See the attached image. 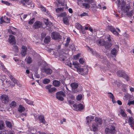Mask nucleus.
Returning <instances> with one entry per match:
<instances>
[{"label": "nucleus", "mask_w": 134, "mask_h": 134, "mask_svg": "<svg viewBox=\"0 0 134 134\" xmlns=\"http://www.w3.org/2000/svg\"><path fill=\"white\" fill-rule=\"evenodd\" d=\"M117 4L118 8L120 7L121 10V15L122 17L128 15L129 17H131L132 16L133 12L131 11L128 12L130 8L129 6H126V3L124 1L121 2L120 0H117ZM120 9V8H119Z\"/></svg>", "instance_id": "nucleus-1"}, {"label": "nucleus", "mask_w": 134, "mask_h": 134, "mask_svg": "<svg viewBox=\"0 0 134 134\" xmlns=\"http://www.w3.org/2000/svg\"><path fill=\"white\" fill-rule=\"evenodd\" d=\"M92 54L96 56L97 57H100V58H103V59L104 60V63L108 67V68H109L110 67H113V68H111L112 69L111 70L112 71L113 70H114V71H115V70H116V68H115V66L114 65H113L112 64H111L109 62L108 60L105 57H104L103 56H100L98 53H97L95 51H93L92 52Z\"/></svg>", "instance_id": "nucleus-2"}, {"label": "nucleus", "mask_w": 134, "mask_h": 134, "mask_svg": "<svg viewBox=\"0 0 134 134\" xmlns=\"http://www.w3.org/2000/svg\"><path fill=\"white\" fill-rule=\"evenodd\" d=\"M84 1L85 2L82 4V8L89 9L91 7V4L92 5L93 7H97L94 0H84Z\"/></svg>", "instance_id": "nucleus-3"}, {"label": "nucleus", "mask_w": 134, "mask_h": 134, "mask_svg": "<svg viewBox=\"0 0 134 134\" xmlns=\"http://www.w3.org/2000/svg\"><path fill=\"white\" fill-rule=\"evenodd\" d=\"M116 131L115 127L112 125L106 128L105 129V132L107 134H114L116 132Z\"/></svg>", "instance_id": "nucleus-4"}, {"label": "nucleus", "mask_w": 134, "mask_h": 134, "mask_svg": "<svg viewBox=\"0 0 134 134\" xmlns=\"http://www.w3.org/2000/svg\"><path fill=\"white\" fill-rule=\"evenodd\" d=\"M77 69V71L82 75H86L88 73V69L87 68H82L75 67Z\"/></svg>", "instance_id": "nucleus-5"}, {"label": "nucleus", "mask_w": 134, "mask_h": 134, "mask_svg": "<svg viewBox=\"0 0 134 134\" xmlns=\"http://www.w3.org/2000/svg\"><path fill=\"white\" fill-rule=\"evenodd\" d=\"M116 73L118 76L123 77L126 79L127 81H129V77L125 73L124 71L119 70L117 71Z\"/></svg>", "instance_id": "nucleus-6"}, {"label": "nucleus", "mask_w": 134, "mask_h": 134, "mask_svg": "<svg viewBox=\"0 0 134 134\" xmlns=\"http://www.w3.org/2000/svg\"><path fill=\"white\" fill-rule=\"evenodd\" d=\"M65 95V93L63 92L59 91L56 93V98L59 100L63 101L64 100L63 96H64Z\"/></svg>", "instance_id": "nucleus-7"}, {"label": "nucleus", "mask_w": 134, "mask_h": 134, "mask_svg": "<svg viewBox=\"0 0 134 134\" xmlns=\"http://www.w3.org/2000/svg\"><path fill=\"white\" fill-rule=\"evenodd\" d=\"M70 86L72 88V92L74 93H76L79 91L77 89L78 86L77 83L74 82L71 83Z\"/></svg>", "instance_id": "nucleus-8"}, {"label": "nucleus", "mask_w": 134, "mask_h": 134, "mask_svg": "<svg viewBox=\"0 0 134 134\" xmlns=\"http://www.w3.org/2000/svg\"><path fill=\"white\" fill-rule=\"evenodd\" d=\"M51 37L54 40L59 39L61 38L62 36L58 33L53 32L51 34Z\"/></svg>", "instance_id": "nucleus-9"}, {"label": "nucleus", "mask_w": 134, "mask_h": 134, "mask_svg": "<svg viewBox=\"0 0 134 134\" xmlns=\"http://www.w3.org/2000/svg\"><path fill=\"white\" fill-rule=\"evenodd\" d=\"M108 29L114 35L119 36V34L116 31L114 27L111 25L108 26Z\"/></svg>", "instance_id": "nucleus-10"}, {"label": "nucleus", "mask_w": 134, "mask_h": 134, "mask_svg": "<svg viewBox=\"0 0 134 134\" xmlns=\"http://www.w3.org/2000/svg\"><path fill=\"white\" fill-rule=\"evenodd\" d=\"M42 23L41 22L38 21H36L33 25V27L35 29H38L42 26Z\"/></svg>", "instance_id": "nucleus-11"}, {"label": "nucleus", "mask_w": 134, "mask_h": 134, "mask_svg": "<svg viewBox=\"0 0 134 134\" xmlns=\"http://www.w3.org/2000/svg\"><path fill=\"white\" fill-rule=\"evenodd\" d=\"M1 100L3 103H7L9 101L8 96L5 94L2 95L1 96Z\"/></svg>", "instance_id": "nucleus-12"}, {"label": "nucleus", "mask_w": 134, "mask_h": 134, "mask_svg": "<svg viewBox=\"0 0 134 134\" xmlns=\"http://www.w3.org/2000/svg\"><path fill=\"white\" fill-rule=\"evenodd\" d=\"M9 42L12 44H14L16 43V41L14 36L10 35L9 36Z\"/></svg>", "instance_id": "nucleus-13"}, {"label": "nucleus", "mask_w": 134, "mask_h": 134, "mask_svg": "<svg viewBox=\"0 0 134 134\" xmlns=\"http://www.w3.org/2000/svg\"><path fill=\"white\" fill-rule=\"evenodd\" d=\"M29 1V0H22L21 2L24 6H27L29 7H32V5H31V4L28 3Z\"/></svg>", "instance_id": "nucleus-14"}, {"label": "nucleus", "mask_w": 134, "mask_h": 134, "mask_svg": "<svg viewBox=\"0 0 134 134\" xmlns=\"http://www.w3.org/2000/svg\"><path fill=\"white\" fill-rule=\"evenodd\" d=\"M22 50L21 53L23 56H25L26 54L27 48L26 47L23 46L21 47Z\"/></svg>", "instance_id": "nucleus-15"}, {"label": "nucleus", "mask_w": 134, "mask_h": 134, "mask_svg": "<svg viewBox=\"0 0 134 134\" xmlns=\"http://www.w3.org/2000/svg\"><path fill=\"white\" fill-rule=\"evenodd\" d=\"M128 122L132 128L134 130V119L132 117H129Z\"/></svg>", "instance_id": "nucleus-16"}, {"label": "nucleus", "mask_w": 134, "mask_h": 134, "mask_svg": "<svg viewBox=\"0 0 134 134\" xmlns=\"http://www.w3.org/2000/svg\"><path fill=\"white\" fill-rule=\"evenodd\" d=\"M43 70L45 73L47 75H50L52 72V70L49 68H44Z\"/></svg>", "instance_id": "nucleus-17"}, {"label": "nucleus", "mask_w": 134, "mask_h": 134, "mask_svg": "<svg viewBox=\"0 0 134 134\" xmlns=\"http://www.w3.org/2000/svg\"><path fill=\"white\" fill-rule=\"evenodd\" d=\"M112 43L111 42L109 43L108 42H105L104 46L105 48L107 49H109L111 47Z\"/></svg>", "instance_id": "nucleus-18"}, {"label": "nucleus", "mask_w": 134, "mask_h": 134, "mask_svg": "<svg viewBox=\"0 0 134 134\" xmlns=\"http://www.w3.org/2000/svg\"><path fill=\"white\" fill-rule=\"evenodd\" d=\"M105 42L104 41L103 39H98L96 42L98 45L100 46H104Z\"/></svg>", "instance_id": "nucleus-19"}, {"label": "nucleus", "mask_w": 134, "mask_h": 134, "mask_svg": "<svg viewBox=\"0 0 134 134\" xmlns=\"http://www.w3.org/2000/svg\"><path fill=\"white\" fill-rule=\"evenodd\" d=\"M53 85L55 86L58 87L60 85L61 83L59 81L57 80H54L53 81Z\"/></svg>", "instance_id": "nucleus-20"}, {"label": "nucleus", "mask_w": 134, "mask_h": 134, "mask_svg": "<svg viewBox=\"0 0 134 134\" xmlns=\"http://www.w3.org/2000/svg\"><path fill=\"white\" fill-rule=\"evenodd\" d=\"M63 20L64 23L66 25H69V20L67 16L64 18H63Z\"/></svg>", "instance_id": "nucleus-21"}, {"label": "nucleus", "mask_w": 134, "mask_h": 134, "mask_svg": "<svg viewBox=\"0 0 134 134\" xmlns=\"http://www.w3.org/2000/svg\"><path fill=\"white\" fill-rule=\"evenodd\" d=\"M38 120L40 121V122L45 124L46 121L45 120L44 116L42 115H40L38 117Z\"/></svg>", "instance_id": "nucleus-22"}, {"label": "nucleus", "mask_w": 134, "mask_h": 134, "mask_svg": "<svg viewBox=\"0 0 134 134\" xmlns=\"http://www.w3.org/2000/svg\"><path fill=\"white\" fill-rule=\"evenodd\" d=\"M57 16L58 17H60L64 18L67 17V14L65 12H64L61 13L60 14H57Z\"/></svg>", "instance_id": "nucleus-23"}, {"label": "nucleus", "mask_w": 134, "mask_h": 134, "mask_svg": "<svg viewBox=\"0 0 134 134\" xmlns=\"http://www.w3.org/2000/svg\"><path fill=\"white\" fill-rule=\"evenodd\" d=\"M16 103L14 101H12L9 104L10 107L12 108H14L16 107Z\"/></svg>", "instance_id": "nucleus-24"}, {"label": "nucleus", "mask_w": 134, "mask_h": 134, "mask_svg": "<svg viewBox=\"0 0 134 134\" xmlns=\"http://www.w3.org/2000/svg\"><path fill=\"white\" fill-rule=\"evenodd\" d=\"M51 37L50 36H47L46 37L44 38V42L46 44H47L50 42V40Z\"/></svg>", "instance_id": "nucleus-25"}, {"label": "nucleus", "mask_w": 134, "mask_h": 134, "mask_svg": "<svg viewBox=\"0 0 134 134\" xmlns=\"http://www.w3.org/2000/svg\"><path fill=\"white\" fill-rule=\"evenodd\" d=\"M64 7H60L58 8L55 9V11L57 13H59L61 12H62L64 11Z\"/></svg>", "instance_id": "nucleus-26"}, {"label": "nucleus", "mask_w": 134, "mask_h": 134, "mask_svg": "<svg viewBox=\"0 0 134 134\" xmlns=\"http://www.w3.org/2000/svg\"><path fill=\"white\" fill-rule=\"evenodd\" d=\"M25 110V108L21 105H20L18 108V111L19 112H22Z\"/></svg>", "instance_id": "nucleus-27"}, {"label": "nucleus", "mask_w": 134, "mask_h": 134, "mask_svg": "<svg viewBox=\"0 0 134 134\" xmlns=\"http://www.w3.org/2000/svg\"><path fill=\"white\" fill-rule=\"evenodd\" d=\"M5 124L7 127L10 129L12 128V125L10 122L9 121H6Z\"/></svg>", "instance_id": "nucleus-28"}, {"label": "nucleus", "mask_w": 134, "mask_h": 134, "mask_svg": "<svg viewBox=\"0 0 134 134\" xmlns=\"http://www.w3.org/2000/svg\"><path fill=\"white\" fill-rule=\"evenodd\" d=\"M14 83V84H16V85L20 87L21 86V85L20 83L17 80L15 79V78L12 81Z\"/></svg>", "instance_id": "nucleus-29"}, {"label": "nucleus", "mask_w": 134, "mask_h": 134, "mask_svg": "<svg viewBox=\"0 0 134 134\" xmlns=\"http://www.w3.org/2000/svg\"><path fill=\"white\" fill-rule=\"evenodd\" d=\"M118 51L116 49L114 48L111 51V53L113 55L115 56L117 53Z\"/></svg>", "instance_id": "nucleus-30"}, {"label": "nucleus", "mask_w": 134, "mask_h": 134, "mask_svg": "<svg viewBox=\"0 0 134 134\" xmlns=\"http://www.w3.org/2000/svg\"><path fill=\"white\" fill-rule=\"evenodd\" d=\"M26 62H27V64H30L31 63L32 61V60L31 58L30 57H27L26 58Z\"/></svg>", "instance_id": "nucleus-31"}, {"label": "nucleus", "mask_w": 134, "mask_h": 134, "mask_svg": "<svg viewBox=\"0 0 134 134\" xmlns=\"http://www.w3.org/2000/svg\"><path fill=\"white\" fill-rule=\"evenodd\" d=\"M95 120L97 123L99 124L100 125L102 124V120L101 119L96 117Z\"/></svg>", "instance_id": "nucleus-32"}, {"label": "nucleus", "mask_w": 134, "mask_h": 134, "mask_svg": "<svg viewBox=\"0 0 134 134\" xmlns=\"http://www.w3.org/2000/svg\"><path fill=\"white\" fill-rule=\"evenodd\" d=\"M92 127L93 128V131H96L97 130V125L95 124H92Z\"/></svg>", "instance_id": "nucleus-33"}, {"label": "nucleus", "mask_w": 134, "mask_h": 134, "mask_svg": "<svg viewBox=\"0 0 134 134\" xmlns=\"http://www.w3.org/2000/svg\"><path fill=\"white\" fill-rule=\"evenodd\" d=\"M56 90V88L55 87H53L49 89V90L48 91L50 93H52L55 92Z\"/></svg>", "instance_id": "nucleus-34"}, {"label": "nucleus", "mask_w": 134, "mask_h": 134, "mask_svg": "<svg viewBox=\"0 0 134 134\" xmlns=\"http://www.w3.org/2000/svg\"><path fill=\"white\" fill-rule=\"evenodd\" d=\"M78 110H81L83 109L84 107L83 105L81 104H78Z\"/></svg>", "instance_id": "nucleus-35"}, {"label": "nucleus", "mask_w": 134, "mask_h": 134, "mask_svg": "<svg viewBox=\"0 0 134 134\" xmlns=\"http://www.w3.org/2000/svg\"><path fill=\"white\" fill-rule=\"evenodd\" d=\"M25 100L26 103H27L28 104L33 105V101H31L29 99L25 98Z\"/></svg>", "instance_id": "nucleus-36"}, {"label": "nucleus", "mask_w": 134, "mask_h": 134, "mask_svg": "<svg viewBox=\"0 0 134 134\" xmlns=\"http://www.w3.org/2000/svg\"><path fill=\"white\" fill-rule=\"evenodd\" d=\"M70 37H68L67 38V39H66V43L65 45V46L66 47H67L69 45V43L70 42Z\"/></svg>", "instance_id": "nucleus-37"}, {"label": "nucleus", "mask_w": 134, "mask_h": 134, "mask_svg": "<svg viewBox=\"0 0 134 134\" xmlns=\"http://www.w3.org/2000/svg\"><path fill=\"white\" fill-rule=\"evenodd\" d=\"M12 48L13 50L15 52H18V51L19 49L17 46H13L12 47Z\"/></svg>", "instance_id": "nucleus-38"}, {"label": "nucleus", "mask_w": 134, "mask_h": 134, "mask_svg": "<svg viewBox=\"0 0 134 134\" xmlns=\"http://www.w3.org/2000/svg\"><path fill=\"white\" fill-rule=\"evenodd\" d=\"M76 27L78 30H80L82 27L81 25L78 23L76 24Z\"/></svg>", "instance_id": "nucleus-39"}, {"label": "nucleus", "mask_w": 134, "mask_h": 134, "mask_svg": "<svg viewBox=\"0 0 134 134\" xmlns=\"http://www.w3.org/2000/svg\"><path fill=\"white\" fill-rule=\"evenodd\" d=\"M50 82V80L47 79H44L43 81V83L44 84H47L49 83Z\"/></svg>", "instance_id": "nucleus-40"}, {"label": "nucleus", "mask_w": 134, "mask_h": 134, "mask_svg": "<svg viewBox=\"0 0 134 134\" xmlns=\"http://www.w3.org/2000/svg\"><path fill=\"white\" fill-rule=\"evenodd\" d=\"M120 114L123 117H126L127 116V114L122 110H121Z\"/></svg>", "instance_id": "nucleus-41"}, {"label": "nucleus", "mask_w": 134, "mask_h": 134, "mask_svg": "<svg viewBox=\"0 0 134 134\" xmlns=\"http://www.w3.org/2000/svg\"><path fill=\"white\" fill-rule=\"evenodd\" d=\"M4 123L2 121H0V130H2L4 129ZM0 134L1 133H0Z\"/></svg>", "instance_id": "nucleus-42"}, {"label": "nucleus", "mask_w": 134, "mask_h": 134, "mask_svg": "<svg viewBox=\"0 0 134 134\" xmlns=\"http://www.w3.org/2000/svg\"><path fill=\"white\" fill-rule=\"evenodd\" d=\"M44 22L45 24L46 25H50L52 24L51 22H49V21L48 19H47L46 20H45Z\"/></svg>", "instance_id": "nucleus-43"}, {"label": "nucleus", "mask_w": 134, "mask_h": 134, "mask_svg": "<svg viewBox=\"0 0 134 134\" xmlns=\"http://www.w3.org/2000/svg\"><path fill=\"white\" fill-rule=\"evenodd\" d=\"M82 95L81 94H79L77 96L76 99L77 100L79 101L82 99Z\"/></svg>", "instance_id": "nucleus-44"}, {"label": "nucleus", "mask_w": 134, "mask_h": 134, "mask_svg": "<svg viewBox=\"0 0 134 134\" xmlns=\"http://www.w3.org/2000/svg\"><path fill=\"white\" fill-rule=\"evenodd\" d=\"M108 94L109 95L108 96L110 98L112 99L113 100V98H114V97L113 94L111 92H108Z\"/></svg>", "instance_id": "nucleus-45"}, {"label": "nucleus", "mask_w": 134, "mask_h": 134, "mask_svg": "<svg viewBox=\"0 0 134 134\" xmlns=\"http://www.w3.org/2000/svg\"><path fill=\"white\" fill-rule=\"evenodd\" d=\"M86 119L87 122L88 123L92 121V120L90 119V117L89 116H87Z\"/></svg>", "instance_id": "nucleus-46"}, {"label": "nucleus", "mask_w": 134, "mask_h": 134, "mask_svg": "<svg viewBox=\"0 0 134 134\" xmlns=\"http://www.w3.org/2000/svg\"><path fill=\"white\" fill-rule=\"evenodd\" d=\"M1 2L7 5H9L10 3L7 1H4L3 0L1 1Z\"/></svg>", "instance_id": "nucleus-47"}, {"label": "nucleus", "mask_w": 134, "mask_h": 134, "mask_svg": "<svg viewBox=\"0 0 134 134\" xmlns=\"http://www.w3.org/2000/svg\"><path fill=\"white\" fill-rule=\"evenodd\" d=\"M107 39H108L107 41H108V42L110 43L112 41V40L111 39L110 36V35H108L107 36Z\"/></svg>", "instance_id": "nucleus-48"}, {"label": "nucleus", "mask_w": 134, "mask_h": 134, "mask_svg": "<svg viewBox=\"0 0 134 134\" xmlns=\"http://www.w3.org/2000/svg\"><path fill=\"white\" fill-rule=\"evenodd\" d=\"M35 21L34 18L32 19L29 21V24L30 25L32 24Z\"/></svg>", "instance_id": "nucleus-49"}, {"label": "nucleus", "mask_w": 134, "mask_h": 134, "mask_svg": "<svg viewBox=\"0 0 134 134\" xmlns=\"http://www.w3.org/2000/svg\"><path fill=\"white\" fill-rule=\"evenodd\" d=\"M4 19L6 21V23H10V18H8L7 17H6L5 16H4Z\"/></svg>", "instance_id": "nucleus-50"}, {"label": "nucleus", "mask_w": 134, "mask_h": 134, "mask_svg": "<svg viewBox=\"0 0 134 134\" xmlns=\"http://www.w3.org/2000/svg\"><path fill=\"white\" fill-rule=\"evenodd\" d=\"M8 32L10 34L13 35H15L16 33L14 31H13L11 29H9L8 30Z\"/></svg>", "instance_id": "nucleus-51"}, {"label": "nucleus", "mask_w": 134, "mask_h": 134, "mask_svg": "<svg viewBox=\"0 0 134 134\" xmlns=\"http://www.w3.org/2000/svg\"><path fill=\"white\" fill-rule=\"evenodd\" d=\"M79 61L80 63L82 64H83L84 62V60L82 58H80L79 59Z\"/></svg>", "instance_id": "nucleus-52"}, {"label": "nucleus", "mask_w": 134, "mask_h": 134, "mask_svg": "<svg viewBox=\"0 0 134 134\" xmlns=\"http://www.w3.org/2000/svg\"><path fill=\"white\" fill-rule=\"evenodd\" d=\"M80 32L83 34H85L86 33L85 30L82 27L80 29Z\"/></svg>", "instance_id": "nucleus-53"}, {"label": "nucleus", "mask_w": 134, "mask_h": 134, "mask_svg": "<svg viewBox=\"0 0 134 134\" xmlns=\"http://www.w3.org/2000/svg\"><path fill=\"white\" fill-rule=\"evenodd\" d=\"M127 104L129 105L131 104H134V100H133L130 101L127 103Z\"/></svg>", "instance_id": "nucleus-54"}, {"label": "nucleus", "mask_w": 134, "mask_h": 134, "mask_svg": "<svg viewBox=\"0 0 134 134\" xmlns=\"http://www.w3.org/2000/svg\"><path fill=\"white\" fill-rule=\"evenodd\" d=\"M86 15H88V13L85 12H84L82 14H81L80 15V16H81V17H82Z\"/></svg>", "instance_id": "nucleus-55"}, {"label": "nucleus", "mask_w": 134, "mask_h": 134, "mask_svg": "<svg viewBox=\"0 0 134 134\" xmlns=\"http://www.w3.org/2000/svg\"><path fill=\"white\" fill-rule=\"evenodd\" d=\"M80 56V55L79 54H78L76 55H75L74 57V58L75 59H78L79 56Z\"/></svg>", "instance_id": "nucleus-56"}, {"label": "nucleus", "mask_w": 134, "mask_h": 134, "mask_svg": "<svg viewBox=\"0 0 134 134\" xmlns=\"http://www.w3.org/2000/svg\"><path fill=\"white\" fill-rule=\"evenodd\" d=\"M46 34L45 33H42L41 34V37L43 39L46 36Z\"/></svg>", "instance_id": "nucleus-57"}, {"label": "nucleus", "mask_w": 134, "mask_h": 134, "mask_svg": "<svg viewBox=\"0 0 134 134\" xmlns=\"http://www.w3.org/2000/svg\"><path fill=\"white\" fill-rule=\"evenodd\" d=\"M51 85H48L46 87V89H47L48 90H49V89L51 88Z\"/></svg>", "instance_id": "nucleus-58"}, {"label": "nucleus", "mask_w": 134, "mask_h": 134, "mask_svg": "<svg viewBox=\"0 0 134 134\" xmlns=\"http://www.w3.org/2000/svg\"><path fill=\"white\" fill-rule=\"evenodd\" d=\"M87 48L88 50L89 49L90 51L92 53V52L93 51V49L91 48L90 47L88 46H87Z\"/></svg>", "instance_id": "nucleus-59"}, {"label": "nucleus", "mask_w": 134, "mask_h": 134, "mask_svg": "<svg viewBox=\"0 0 134 134\" xmlns=\"http://www.w3.org/2000/svg\"><path fill=\"white\" fill-rule=\"evenodd\" d=\"M1 65L2 67L3 70L4 71H5L6 69L4 68V65L2 64H1Z\"/></svg>", "instance_id": "nucleus-60"}, {"label": "nucleus", "mask_w": 134, "mask_h": 134, "mask_svg": "<svg viewBox=\"0 0 134 134\" xmlns=\"http://www.w3.org/2000/svg\"><path fill=\"white\" fill-rule=\"evenodd\" d=\"M68 11L71 14H72L73 13V10L71 8H69L68 9Z\"/></svg>", "instance_id": "nucleus-61"}, {"label": "nucleus", "mask_w": 134, "mask_h": 134, "mask_svg": "<svg viewBox=\"0 0 134 134\" xmlns=\"http://www.w3.org/2000/svg\"><path fill=\"white\" fill-rule=\"evenodd\" d=\"M127 111L129 113H130L131 114H132V113L130 109H127Z\"/></svg>", "instance_id": "nucleus-62"}, {"label": "nucleus", "mask_w": 134, "mask_h": 134, "mask_svg": "<svg viewBox=\"0 0 134 134\" xmlns=\"http://www.w3.org/2000/svg\"><path fill=\"white\" fill-rule=\"evenodd\" d=\"M73 107L76 109H77L78 108V105H77L76 104H74L73 105Z\"/></svg>", "instance_id": "nucleus-63"}, {"label": "nucleus", "mask_w": 134, "mask_h": 134, "mask_svg": "<svg viewBox=\"0 0 134 134\" xmlns=\"http://www.w3.org/2000/svg\"><path fill=\"white\" fill-rule=\"evenodd\" d=\"M117 103L118 104L120 105H121L122 104L120 100H118L117 101Z\"/></svg>", "instance_id": "nucleus-64"}]
</instances>
